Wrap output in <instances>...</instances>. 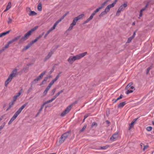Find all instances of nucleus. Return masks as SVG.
Returning <instances> with one entry per match:
<instances>
[{"instance_id": "f257e3e1", "label": "nucleus", "mask_w": 154, "mask_h": 154, "mask_svg": "<svg viewBox=\"0 0 154 154\" xmlns=\"http://www.w3.org/2000/svg\"><path fill=\"white\" fill-rule=\"evenodd\" d=\"M87 54V52L79 54L75 56H71L69 57L67 60V61L70 64H72L76 60H79L84 57Z\"/></svg>"}, {"instance_id": "f03ea898", "label": "nucleus", "mask_w": 154, "mask_h": 154, "mask_svg": "<svg viewBox=\"0 0 154 154\" xmlns=\"http://www.w3.org/2000/svg\"><path fill=\"white\" fill-rule=\"evenodd\" d=\"M38 28V26H36L31 30L28 32L19 40V43H21L26 40L31 35L32 32L37 29Z\"/></svg>"}, {"instance_id": "7ed1b4c3", "label": "nucleus", "mask_w": 154, "mask_h": 154, "mask_svg": "<svg viewBox=\"0 0 154 154\" xmlns=\"http://www.w3.org/2000/svg\"><path fill=\"white\" fill-rule=\"evenodd\" d=\"M28 104V102L26 103L23 105L21 107L19 108L18 110L15 113L14 116L10 119L8 123V125H10L17 118L18 115L20 114L22 110Z\"/></svg>"}, {"instance_id": "20e7f679", "label": "nucleus", "mask_w": 154, "mask_h": 154, "mask_svg": "<svg viewBox=\"0 0 154 154\" xmlns=\"http://www.w3.org/2000/svg\"><path fill=\"white\" fill-rule=\"evenodd\" d=\"M127 6V5L126 3H124L123 5H121L119 8L117 12H116V15L118 16H119L121 12L124 11L125 8Z\"/></svg>"}, {"instance_id": "39448f33", "label": "nucleus", "mask_w": 154, "mask_h": 154, "mask_svg": "<svg viewBox=\"0 0 154 154\" xmlns=\"http://www.w3.org/2000/svg\"><path fill=\"white\" fill-rule=\"evenodd\" d=\"M72 108V105H69L61 113L60 116L62 117L65 116L66 114L68 113L71 110Z\"/></svg>"}, {"instance_id": "423d86ee", "label": "nucleus", "mask_w": 154, "mask_h": 154, "mask_svg": "<svg viewBox=\"0 0 154 154\" xmlns=\"http://www.w3.org/2000/svg\"><path fill=\"white\" fill-rule=\"evenodd\" d=\"M117 0H115L114 2L112 4H110L108 5L105 9V11L107 13L110 10V9L111 8H112L114 7L115 5L116 4Z\"/></svg>"}, {"instance_id": "0eeeda50", "label": "nucleus", "mask_w": 154, "mask_h": 154, "mask_svg": "<svg viewBox=\"0 0 154 154\" xmlns=\"http://www.w3.org/2000/svg\"><path fill=\"white\" fill-rule=\"evenodd\" d=\"M118 132H116L112 135V136L110 137V140L112 141H114L116 140V139L118 138Z\"/></svg>"}, {"instance_id": "6e6552de", "label": "nucleus", "mask_w": 154, "mask_h": 154, "mask_svg": "<svg viewBox=\"0 0 154 154\" xmlns=\"http://www.w3.org/2000/svg\"><path fill=\"white\" fill-rule=\"evenodd\" d=\"M47 72L46 71H44L39 76H38L36 79H35L34 81L35 82H37L39 80H40V79H41L43 77L44 75Z\"/></svg>"}, {"instance_id": "1a4fd4ad", "label": "nucleus", "mask_w": 154, "mask_h": 154, "mask_svg": "<svg viewBox=\"0 0 154 154\" xmlns=\"http://www.w3.org/2000/svg\"><path fill=\"white\" fill-rule=\"evenodd\" d=\"M17 71V69L16 68H15L12 70L9 76L13 79L14 77L16 76Z\"/></svg>"}, {"instance_id": "9d476101", "label": "nucleus", "mask_w": 154, "mask_h": 154, "mask_svg": "<svg viewBox=\"0 0 154 154\" xmlns=\"http://www.w3.org/2000/svg\"><path fill=\"white\" fill-rule=\"evenodd\" d=\"M60 73L58 74L56 76V78L51 82L49 84L48 86L51 87L54 84V82L56 81L59 78Z\"/></svg>"}, {"instance_id": "9b49d317", "label": "nucleus", "mask_w": 154, "mask_h": 154, "mask_svg": "<svg viewBox=\"0 0 154 154\" xmlns=\"http://www.w3.org/2000/svg\"><path fill=\"white\" fill-rule=\"evenodd\" d=\"M60 94L58 92L54 96V97L51 98V100H47L46 102L45 103H51Z\"/></svg>"}, {"instance_id": "f8f14e48", "label": "nucleus", "mask_w": 154, "mask_h": 154, "mask_svg": "<svg viewBox=\"0 0 154 154\" xmlns=\"http://www.w3.org/2000/svg\"><path fill=\"white\" fill-rule=\"evenodd\" d=\"M84 16V14H81L75 18L73 20L76 23L79 20L81 19Z\"/></svg>"}, {"instance_id": "ddd939ff", "label": "nucleus", "mask_w": 154, "mask_h": 154, "mask_svg": "<svg viewBox=\"0 0 154 154\" xmlns=\"http://www.w3.org/2000/svg\"><path fill=\"white\" fill-rule=\"evenodd\" d=\"M137 118L134 119L131 123L129 124V130H130L132 127H134V124L135 123V122L137 120Z\"/></svg>"}, {"instance_id": "4468645a", "label": "nucleus", "mask_w": 154, "mask_h": 154, "mask_svg": "<svg viewBox=\"0 0 154 154\" xmlns=\"http://www.w3.org/2000/svg\"><path fill=\"white\" fill-rule=\"evenodd\" d=\"M13 79L11 78L10 76H8V78L5 81V87H7L8 84Z\"/></svg>"}, {"instance_id": "2eb2a0df", "label": "nucleus", "mask_w": 154, "mask_h": 154, "mask_svg": "<svg viewBox=\"0 0 154 154\" xmlns=\"http://www.w3.org/2000/svg\"><path fill=\"white\" fill-rule=\"evenodd\" d=\"M95 15L94 13H93L91 15L90 17L88 18L84 23V24H86L88 23L90 20H92L94 16Z\"/></svg>"}, {"instance_id": "dca6fc26", "label": "nucleus", "mask_w": 154, "mask_h": 154, "mask_svg": "<svg viewBox=\"0 0 154 154\" xmlns=\"http://www.w3.org/2000/svg\"><path fill=\"white\" fill-rule=\"evenodd\" d=\"M54 53V52L52 51H51L48 53L47 55L45 57V60L46 61Z\"/></svg>"}, {"instance_id": "f3484780", "label": "nucleus", "mask_w": 154, "mask_h": 154, "mask_svg": "<svg viewBox=\"0 0 154 154\" xmlns=\"http://www.w3.org/2000/svg\"><path fill=\"white\" fill-rule=\"evenodd\" d=\"M76 24V23L73 20V21L72 23L70 24V26H69V28H68V31H70L72 29L73 27V26L75 25Z\"/></svg>"}, {"instance_id": "a211bd4d", "label": "nucleus", "mask_w": 154, "mask_h": 154, "mask_svg": "<svg viewBox=\"0 0 154 154\" xmlns=\"http://www.w3.org/2000/svg\"><path fill=\"white\" fill-rule=\"evenodd\" d=\"M15 103L14 102H13L11 101L10 103L9 104V106L8 108L6 109V111H8L11 108L13 107V106L14 104Z\"/></svg>"}, {"instance_id": "6ab92c4d", "label": "nucleus", "mask_w": 154, "mask_h": 154, "mask_svg": "<svg viewBox=\"0 0 154 154\" xmlns=\"http://www.w3.org/2000/svg\"><path fill=\"white\" fill-rule=\"evenodd\" d=\"M126 104L125 101L121 103L118 106V108H122Z\"/></svg>"}, {"instance_id": "aec40b11", "label": "nucleus", "mask_w": 154, "mask_h": 154, "mask_svg": "<svg viewBox=\"0 0 154 154\" xmlns=\"http://www.w3.org/2000/svg\"><path fill=\"white\" fill-rule=\"evenodd\" d=\"M69 135V132H66L64 133L62 135V136L64 137L65 140L66 139Z\"/></svg>"}, {"instance_id": "412c9836", "label": "nucleus", "mask_w": 154, "mask_h": 154, "mask_svg": "<svg viewBox=\"0 0 154 154\" xmlns=\"http://www.w3.org/2000/svg\"><path fill=\"white\" fill-rule=\"evenodd\" d=\"M20 37V36H18L13 39L12 40L10 41L11 42V43H12L14 42L17 41Z\"/></svg>"}, {"instance_id": "4be33fe9", "label": "nucleus", "mask_w": 154, "mask_h": 154, "mask_svg": "<svg viewBox=\"0 0 154 154\" xmlns=\"http://www.w3.org/2000/svg\"><path fill=\"white\" fill-rule=\"evenodd\" d=\"M11 44V43L10 41L8 42L5 46L2 48L3 51H4L5 49L8 48V47L9 45Z\"/></svg>"}, {"instance_id": "5701e85b", "label": "nucleus", "mask_w": 154, "mask_h": 154, "mask_svg": "<svg viewBox=\"0 0 154 154\" xmlns=\"http://www.w3.org/2000/svg\"><path fill=\"white\" fill-rule=\"evenodd\" d=\"M10 32L9 31H7L6 32H4L2 33H0V37L4 36L6 34H8Z\"/></svg>"}, {"instance_id": "b1692460", "label": "nucleus", "mask_w": 154, "mask_h": 154, "mask_svg": "<svg viewBox=\"0 0 154 154\" xmlns=\"http://www.w3.org/2000/svg\"><path fill=\"white\" fill-rule=\"evenodd\" d=\"M65 139H64V137L62 136V135L61 137H60V140H59V143L61 144L62 143H63L64 141L65 140Z\"/></svg>"}, {"instance_id": "393cba45", "label": "nucleus", "mask_w": 154, "mask_h": 154, "mask_svg": "<svg viewBox=\"0 0 154 154\" xmlns=\"http://www.w3.org/2000/svg\"><path fill=\"white\" fill-rule=\"evenodd\" d=\"M37 13H35L34 11H31L30 10V12L28 14L29 15L31 16H34L35 15H36Z\"/></svg>"}, {"instance_id": "a878e982", "label": "nucleus", "mask_w": 154, "mask_h": 154, "mask_svg": "<svg viewBox=\"0 0 154 154\" xmlns=\"http://www.w3.org/2000/svg\"><path fill=\"white\" fill-rule=\"evenodd\" d=\"M48 77H46L45 78L44 80L40 84V85H42L44 84H45L46 82V81H47L48 79Z\"/></svg>"}, {"instance_id": "bb28decb", "label": "nucleus", "mask_w": 154, "mask_h": 154, "mask_svg": "<svg viewBox=\"0 0 154 154\" xmlns=\"http://www.w3.org/2000/svg\"><path fill=\"white\" fill-rule=\"evenodd\" d=\"M19 96L18 95H15L13 98V100H12V101L14 102L15 103V102L16 101V100H17V98Z\"/></svg>"}, {"instance_id": "cd10ccee", "label": "nucleus", "mask_w": 154, "mask_h": 154, "mask_svg": "<svg viewBox=\"0 0 154 154\" xmlns=\"http://www.w3.org/2000/svg\"><path fill=\"white\" fill-rule=\"evenodd\" d=\"M132 85H133V83H132V82H130L129 83L128 85L126 86V88H125L127 90H128V89H129L130 88V87L131 86H132Z\"/></svg>"}, {"instance_id": "c85d7f7f", "label": "nucleus", "mask_w": 154, "mask_h": 154, "mask_svg": "<svg viewBox=\"0 0 154 154\" xmlns=\"http://www.w3.org/2000/svg\"><path fill=\"white\" fill-rule=\"evenodd\" d=\"M102 8V7H99L97 9H96V10H95V11H94L93 12V13H94V14H95L97 12H98Z\"/></svg>"}, {"instance_id": "c756f323", "label": "nucleus", "mask_w": 154, "mask_h": 154, "mask_svg": "<svg viewBox=\"0 0 154 154\" xmlns=\"http://www.w3.org/2000/svg\"><path fill=\"white\" fill-rule=\"evenodd\" d=\"M38 9L39 11H41L42 10V4L40 3L38 6Z\"/></svg>"}, {"instance_id": "7c9ffc66", "label": "nucleus", "mask_w": 154, "mask_h": 154, "mask_svg": "<svg viewBox=\"0 0 154 154\" xmlns=\"http://www.w3.org/2000/svg\"><path fill=\"white\" fill-rule=\"evenodd\" d=\"M109 146V145H106L104 146L101 147L99 149L105 150L107 149Z\"/></svg>"}, {"instance_id": "2f4dec72", "label": "nucleus", "mask_w": 154, "mask_h": 154, "mask_svg": "<svg viewBox=\"0 0 154 154\" xmlns=\"http://www.w3.org/2000/svg\"><path fill=\"white\" fill-rule=\"evenodd\" d=\"M133 38H132L131 36L129 38L127 41V43H129L131 42L132 40V39Z\"/></svg>"}, {"instance_id": "473e14b6", "label": "nucleus", "mask_w": 154, "mask_h": 154, "mask_svg": "<svg viewBox=\"0 0 154 154\" xmlns=\"http://www.w3.org/2000/svg\"><path fill=\"white\" fill-rule=\"evenodd\" d=\"M11 2H9L6 8L8 10L9 9L11 8Z\"/></svg>"}, {"instance_id": "72a5a7b5", "label": "nucleus", "mask_w": 154, "mask_h": 154, "mask_svg": "<svg viewBox=\"0 0 154 154\" xmlns=\"http://www.w3.org/2000/svg\"><path fill=\"white\" fill-rule=\"evenodd\" d=\"M152 68V66H150L149 67L147 68L146 70V74H148L150 70Z\"/></svg>"}, {"instance_id": "f704fd0d", "label": "nucleus", "mask_w": 154, "mask_h": 154, "mask_svg": "<svg viewBox=\"0 0 154 154\" xmlns=\"http://www.w3.org/2000/svg\"><path fill=\"white\" fill-rule=\"evenodd\" d=\"M31 46V45H30L29 44L27 45H26V47H25L23 49L24 50H26L28 49L29 48H30Z\"/></svg>"}, {"instance_id": "c9c22d12", "label": "nucleus", "mask_w": 154, "mask_h": 154, "mask_svg": "<svg viewBox=\"0 0 154 154\" xmlns=\"http://www.w3.org/2000/svg\"><path fill=\"white\" fill-rule=\"evenodd\" d=\"M152 128L151 126H148L146 128V130L148 131H150L152 130Z\"/></svg>"}, {"instance_id": "e433bc0d", "label": "nucleus", "mask_w": 154, "mask_h": 154, "mask_svg": "<svg viewBox=\"0 0 154 154\" xmlns=\"http://www.w3.org/2000/svg\"><path fill=\"white\" fill-rule=\"evenodd\" d=\"M107 12L105 11H104L102 12L100 14V17H102L104 15H105L107 14Z\"/></svg>"}, {"instance_id": "4c0bfd02", "label": "nucleus", "mask_w": 154, "mask_h": 154, "mask_svg": "<svg viewBox=\"0 0 154 154\" xmlns=\"http://www.w3.org/2000/svg\"><path fill=\"white\" fill-rule=\"evenodd\" d=\"M5 123L4 122L2 125L0 126V130L1 131L5 127Z\"/></svg>"}, {"instance_id": "58836bf2", "label": "nucleus", "mask_w": 154, "mask_h": 154, "mask_svg": "<svg viewBox=\"0 0 154 154\" xmlns=\"http://www.w3.org/2000/svg\"><path fill=\"white\" fill-rule=\"evenodd\" d=\"M129 89L127 91V92L126 93V94H128L129 93H131L133 92L134 90L130 89Z\"/></svg>"}, {"instance_id": "ea45409f", "label": "nucleus", "mask_w": 154, "mask_h": 154, "mask_svg": "<svg viewBox=\"0 0 154 154\" xmlns=\"http://www.w3.org/2000/svg\"><path fill=\"white\" fill-rule=\"evenodd\" d=\"M29 69V67H27L26 68H24L23 69V70L25 72H26Z\"/></svg>"}, {"instance_id": "a19ab883", "label": "nucleus", "mask_w": 154, "mask_h": 154, "mask_svg": "<svg viewBox=\"0 0 154 154\" xmlns=\"http://www.w3.org/2000/svg\"><path fill=\"white\" fill-rule=\"evenodd\" d=\"M57 25V24L56 23H54L53 26L51 28L53 30L54 29H55V28Z\"/></svg>"}, {"instance_id": "79ce46f5", "label": "nucleus", "mask_w": 154, "mask_h": 154, "mask_svg": "<svg viewBox=\"0 0 154 154\" xmlns=\"http://www.w3.org/2000/svg\"><path fill=\"white\" fill-rule=\"evenodd\" d=\"M56 88H55L54 89L52 90V91L51 92V94L52 95H53L54 94L55 91H56Z\"/></svg>"}, {"instance_id": "37998d69", "label": "nucleus", "mask_w": 154, "mask_h": 154, "mask_svg": "<svg viewBox=\"0 0 154 154\" xmlns=\"http://www.w3.org/2000/svg\"><path fill=\"white\" fill-rule=\"evenodd\" d=\"M108 2V0H107L106 1H105L104 2H103L102 5L101 6V7H102V8H103L104 6L107 3V2Z\"/></svg>"}, {"instance_id": "c03bdc74", "label": "nucleus", "mask_w": 154, "mask_h": 154, "mask_svg": "<svg viewBox=\"0 0 154 154\" xmlns=\"http://www.w3.org/2000/svg\"><path fill=\"white\" fill-rule=\"evenodd\" d=\"M23 89H21L20 90V91H19L18 94V95L19 96H20L21 94V93H22V92H23Z\"/></svg>"}, {"instance_id": "a18cd8bd", "label": "nucleus", "mask_w": 154, "mask_h": 154, "mask_svg": "<svg viewBox=\"0 0 154 154\" xmlns=\"http://www.w3.org/2000/svg\"><path fill=\"white\" fill-rule=\"evenodd\" d=\"M147 7V5H146V6H145V7L144 8H142L140 11L141 12H143V11H144L145 9H146V8Z\"/></svg>"}, {"instance_id": "49530a36", "label": "nucleus", "mask_w": 154, "mask_h": 154, "mask_svg": "<svg viewBox=\"0 0 154 154\" xmlns=\"http://www.w3.org/2000/svg\"><path fill=\"white\" fill-rule=\"evenodd\" d=\"M148 146L147 145L144 146V148L143 149V151H144L145 150V149L148 147Z\"/></svg>"}, {"instance_id": "de8ad7c7", "label": "nucleus", "mask_w": 154, "mask_h": 154, "mask_svg": "<svg viewBox=\"0 0 154 154\" xmlns=\"http://www.w3.org/2000/svg\"><path fill=\"white\" fill-rule=\"evenodd\" d=\"M86 127H87V125H85L83 128H82V129L81 130V131H83L84 130H85L86 128Z\"/></svg>"}, {"instance_id": "09e8293b", "label": "nucleus", "mask_w": 154, "mask_h": 154, "mask_svg": "<svg viewBox=\"0 0 154 154\" xmlns=\"http://www.w3.org/2000/svg\"><path fill=\"white\" fill-rule=\"evenodd\" d=\"M48 92V91H47L45 89L43 93V94H44V95H45L46 94H47V92Z\"/></svg>"}, {"instance_id": "8fccbe9b", "label": "nucleus", "mask_w": 154, "mask_h": 154, "mask_svg": "<svg viewBox=\"0 0 154 154\" xmlns=\"http://www.w3.org/2000/svg\"><path fill=\"white\" fill-rule=\"evenodd\" d=\"M12 22V20L10 18H9L8 21V23H11Z\"/></svg>"}, {"instance_id": "3c124183", "label": "nucleus", "mask_w": 154, "mask_h": 154, "mask_svg": "<svg viewBox=\"0 0 154 154\" xmlns=\"http://www.w3.org/2000/svg\"><path fill=\"white\" fill-rule=\"evenodd\" d=\"M97 124L95 123V122H93L92 125V126L93 127L94 126H97Z\"/></svg>"}, {"instance_id": "603ef678", "label": "nucleus", "mask_w": 154, "mask_h": 154, "mask_svg": "<svg viewBox=\"0 0 154 154\" xmlns=\"http://www.w3.org/2000/svg\"><path fill=\"white\" fill-rule=\"evenodd\" d=\"M136 32L135 31L134 32L133 35L131 36L132 38H134V37H135V36L136 35Z\"/></svg>"}, {"instance_id": "864d4df0", "label": "nucleus", "mask_w": 154, "mask_h": 154, "mask_svg": "<svg viewBox=\"0 0 154 154\" xmlns=\"http://www.w3.org/2000/svg\"><path fill=\"white\" fill-rule=\"evenodd\" d=\"M51 87L48 85V87L46 88L45 89L48 91L50 88Z\"/></svg>"}, {"instance_id": "5fc2aeb1", "label": "nucleus", "mask_w": 154, "mask_h": 154, "mask_svg": "<svg viewBox=\"0 0 154 154\" xmlns=\"http://www.w3.org/2000/svg\"><path fill=\"white\" fill-rule=\"evenodd\" d=\"M62 20L60 19H59V20H58L55 23H56L57 24H58V23L60 22H61V21Z\"/></svg>"}, {"instance_id": "6e6d98bb", "label": "nucleus", "mask_w": 154, "mask_h": 154, "mask_svg": "<svg viewBox=\"0 0 154 154\" xmlns=\"http://www.w3.org/2000/svg\"><path fill=\"white\" fill-rule=\"evenodd\" d=\"M35 42H34V40H32V41L30 42V43H29V44L30 45H31V46H32V45Z\"/></svg>"}, {"instance_id": "4d7b16f0", "label": "nucleus", "mask_w": 154, "mask_h": 154, "mask_svg": "<svg viewBox=\"0 0 154 154\" xmlns=\"http://www.w3.org/2000/svg\"><path fill=\"white\" fill-rule=\"evenodd\" d=\"M88 116H89V115L88 114H86L84 116V117L85 119H86Z\"/></svg>"}, {"instance_id": "13d9d810", "label": "nucleus", "mask_w": 154, "mask_h": 154, "mask_svg": "<svg viewBox=\"0 0 154 154\" xmlns=\"http://www.w3.org/2000/svg\"><path fill=\"white\" fill-rule=\"evenodd\" d=\"M130 88V89H133L134 91L135 90L133 86H131Z\"/></svg>"}, {"instance_id": "bf43d9fd", "label": "nucleus", "mask_w": 154, "mask_h": 154, "mask_svg": "<svg viewBox=\"0 0 154 154\" xmlns=\"http://www.w3.org/2000/svg\"><path fill=\"white\" fill-rule=\"evenodd\" d=\"M63 91H64V90H61L60 91H59V92H58L60 94L61 93L63 92Z\"/></svg>"}, {"instance_id": "052dcab7", "label": "nucleus", "mask_w": 154, "mask_h": 154, "mask_svg": "<svg viewBox=\"0 0 154 154\" xmlns=\"http://www.w3.org/2000/svg\"><path fill=\"white\" fill-rule=\"evenodd\" d=\"M120 100L119 98L118 97V98L114 102V103H116L118 100Z\"/></svg>"}, {"instance_id": "680f3d73", "label": "nucleus", "mask_w": 154, "mask_h": 154, "mask_svg": "<svg viewBox=\"0 0 154 154\" xmlns=\"http://www.w3.org/2000/svg\"><path fill=\"white\" fill-rule=\"evenodd\" d=\"M42 36L41 35H40L38 37H37V38L38 39H39L40 38H41Z\"/></svg>"}, {"instance_id": "e2e57ef3", "label": "nucleus", "mask_w": 154, "mask_h": 154, "mask_svg": "<svg viewBox=\"0 0 154 154\" xmlns=\"http://www.w3.org/2000/svg\"><path fill=\"white\" fill-rule=\"evenodd\" d=\"M38 40V39L36 38L34 40V42H36Z\"/></svg>"}, {"instance_id": "0e129e2a", "label": "nucleus", "mask_w": 154, "mask_h": 154, "mask_svg": "<svg viewBox=\"0 0 154 154\" xmlns=\"http://www.w3.org/2000/svg\"><path fill=\"white\" fill-rule=\"evenodd\" d=\"M142 12L140 11V15H139V16L140 17H141L142 16Z\"/></svg>"}, {"instance_id": "69168bd1", "label": "nucleus", "mask_w": 154, "mask_h": 154, "mask_svg": "<svg viewBox=\"0 0 154 154\" xmlns=\"http://www.w3.org/2000/svg\"><path fill=\"white\" fill-rule=\"evenodd\" d=\"M54 69H51L50 71V73H52L53 71H54Z\"/></svg>"}, {"instance_id": "338daca9", "label": "nucleus", "mask_w": 154, "mask_h": 154, "mask_svg": "<svg viewBox=\"0 0 154 154\" xmlns=\"http://www.w3.org/2000/svg\"><path fill=\"white\" fill-rule=\"evenodd\" d=\"M122 96H123L121 94L120 95V97H119V98L120 99L122 98Z\"/></svg>"}, {"instance_id": "774afa93", "label": "nucleus", "mask_w": 154, "mask_h": 154, "mask_svg": "<svg viewBox=\"0 0 154 154\" xmlns=\"http://www.w3.org/2000/svg\"><path fill=\"white\" fill-rule=\"evenodd\" d=\"M53 30L52 28H51V29H50L48 31H49L51 32Z\"/></svg>"}]
</instances>
